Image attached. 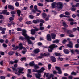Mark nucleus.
I'll use <instances>...</instances> for the list:
<instances>
[{
	"label": "nucleus",
	"mask_w": 79,
	"mask_h": 79,
	"mask_svg": "<svg viewBox=\"0 0 79 79\" xmlns=\"http://www.w3.org/2000/svg\"><path fill=\"white\" fill-rule=\"evenodd\" d=\"M29 18H30L31 19H33L34 18V17L32 15H29Z\"/></svg>",
	"instance_id": "nucleus-40"
},
{
	"label": "nucleus",
	"mask_w": 79,
	"mask_h": 79,
	"mask_svg": "<svg viewBox=\"0 0 79 79\" xmlns=\"http://www.w3.org/2000/svg\"><path fill=\"white\" fill-rule=\"evenodd\" d=\"M35 30H31V34H34L35 33Z\"/></svg>",
	"instance_id": "nucleus-29"
},
{
	"label": "nucleus",
	"mask_w": 79,
	"mask_h": 79,
	"mask_svg": "<svg viewBox=\"0 0 79 79\" xmlns=\"http://www.w3.org/2000/svg\"><path fill=\"white\" fill-rule=\"evenodd\" d=\"M27 76L28 77H29L30 78H31L32 77V76L31 75L29 74H27Z\"/></svg>",
	"instance_id": "nucleus-52"
},
{
	"label": "nucleus",
	"mask_w": 79,
	"mask_h": 79,
	"mask_svg": "<svg viewBox=\"0 0 79 79\" xmlns=\"http://www.w3.org/2000/svg\"><path fill=\"white\" fill-rule=\"evenodd\" d=\"M25 39V37L24 38L23 37H22V36H20L19 37V39L20 40H24Z\"/></svg>",
	"instance_id": "nucleus-28"
},
{
	"label": "nucleus",
	"mask_w": 79,
	"mask_h": 79,
	"mask_svg": "<svg viewBox=\"0 0 79 79\" xmlns=\"http://www.w3.org/2000/svg\"><path fill=\"white\" fill-rule=\"evenodd\" d=\"M60 40H59L56 39L55 40H54L52 42L53 43H56L58 44L59 43Z\"/></svg>",
	"instance_id": "nucleus-22"
},
{
	"label": "nucleus",
	"mask_w": 79,
	"mask_h": 79,
	"mask_svg": "<svg viewBox=\"0 0 79 79\" xmlns=\"http://www.w3.org/2000/svg\"><path fill=\"white\" fill-rule=\"evenodd\" d=\"M69 34V37H74V35L71 34Z\"/></svg>",
	"instance_id": "nucleus-42"
},
{
	"label": "nucleus",
	"mask_w": 79,
	"mask_h": 79,
	"mask_svg": "<svg viewBox=\"0 0 79 79\" xmlns=\"http://www.w3.org/2000/svg\"><path fill=\"white\" fill-rule=\"evenodd\" d=\"M26 61V58L25 57H23L21 59V61Z\"/></svg>",
	"instance_id": "nucleus-32"
},
{
	"label": "nucleus",
	"mask_w": 79,
	"mask_h": 79,
	"mask_svg": "<svg viewBox=\"0 0 79 79\" xmlns=\"http://www.w3.org/2000/svg\"><path fill=\"white\" fill-rule=\"evenodd\" d=\"M36 78L37 79H39L41 77V73H38L37 74H35Z\"/></svg>",
	"instance_id": "nucleus-14"
},
{
	"label": "nucleus",
	"mask_w": 79,
	"mask_h": 79,
	"mask_svg": "<svg viewBox=\"0 0 79 79\" xmlns=\"http://www.w3.org/2000/svg\"><path fill=\"white\" fill-rule=\"evenodd\" d=\"M73 33V31H72L70 30H68V31H67V32H66L67 34H72Z\"/></svg>",
	"instance_id": "nucleus-19"
},
{
	"label": "nucleus",
	"mask_w": 79,
	"mask_h": 79,
	"mask_svg": "<svg viewBox=\"0 0 79 79\" xmlns=\"http://www.w3.org/2000/svg\"><path fill=\"white\" fill-rule=\"evenodd\" d=\"M18 19L19 21H21L23 19V18L22 17H20Z\"/></svg>",
	"instance_id": "nucleus-55"
},
{
	"label": "nucleus",
	"mask_w": 79,
	"mask_h": 79,
	"mask_svg": "<svg viewBox=\"0 0 79 79\" xmlns=\"http://www.w3.org/2000/svg\"><path fill=\"white\" fill-rule=\"evenodd\" d=\"M34 69H32V72H37L38 73H44V71L45 69L44 67H41V69L40 70H37V69L39 68V66L38 65H35L34 67Z\"/></svg>",
	"instance_id": "nucleus-2"
},
{
	"label": "nucleus",
	"mask_w": 79,
	"mask_h": 79,
	"mask_svg": "<svg viewBox=\"0 0 79 79\" xmlns=\"http://www.w3.org/2000/svg\"><path fill=\"white\" fill-rule=\"evenodd\" d=\"M56 5L57 6L59 5V6L58 7H57V10H58V11L60 10V9H61L63 8V3L62 2H59L56 3Z\"/></svg>",
	"instance_id": "nucleus-5"
},
{
	"label": "nucleus",
	"mask_w": 79,
	"mask_h": 79,
	"mask_svg": "<svg viewBox=\"0 0 79 79\" xmlns=\"http://www.w3.org/2000/svg\"><path fill=\"white\" fill-rule=\"evenodd\" d=\"M48 69H51V67H52L51 64H48Z\"/></svg>",
	"instance_id": "nucleus-50"
},
{
	"label": "nucleus",
	"mask_w": 79,
	"mask_h": 79,
	"mask_svg": "<svg viewBox=\"0 0 79 79\" xmlns=\"http://www.w3.org/2000/svg\"><path fill=\"white\" fill-rule=\"evenodd\" d=\"M62 24H63V26L64 27H68V26L66 24L65 22H62Z\"/></svg>",
	"instance_id": "nucleus-20"
},
{
	"label": "nucleus",
	"mask_w": 79,
	"mask_h": 79,
	"mask_svg": "<svg viewBox=\"0 0 79 79\" xmlns=\"http://www.w3.org/2000/svg\"><path fill=\"white\" fill-rule=\"evenodd\" d=\"M33 23L36 24L38 23V22H39V20H34L32 21Z\"/></svg>",
	"instance_id": "nucleus-25"
},
{
	"label": "nucleus",
	"mask_w": 79,
	"mask_h": 79,
	"mask_svg": "<svg viewBox=\"0 0 79 79\" xmlns=\"http://www.w3.org/2000/svg\"><path fill=\"white\" fill-rule=\"evenodd\" d=\"M69 21H72V22H73V21H74V20H73V19H68Z\"/></svg>",
	"instance_id": "nucleus-57"
},
{
	"label": "nucleus",
	"mask_w": 79,
	"mask_h": 79,
	"mask_svg": "<svg viewBox=\"0 0 79 79\" xmlns=\"http://www.w3.org/2000/svg\"><path fill=\"white\" fill-rule=\"evenodd\" d=\"M38 5L39 6H43V4L40 3H38Z\"/></svg>",
	"instance_id": "nucleus-44"
},
{
	"label": "nucleus",
	"mask_w": 79,
	"mask_h": 79,
	"mask_svg": "<svg viewBox=\"0 0 79 79\" xmlns=\"http://www.w3.org/2000/svg\"><path fill=\"white\" fill-rule=\"evenodd\" d=\"M0 54L1 55H5L4 52H1Z\"/></svg>",
	"instance_id": "nucleus-61"
},
{
	"label": "nucleus",
	"mask_w": 79,
	"mask_h": 79,
	"mask_svg": "<svg viewBox=\"0 0 79 79\" xmlns=\"http://www.w3.org/2000/svg\"><path fill=\"white\" fill-rule=\"evenodd\" d=\"M71 10L73 11H75L76 9L74 8H72L71 9Z\"/></svg>",
	"instance_id": "nucleus-62"
},
{
	"label": "nucleus",
	"mask_w": 79,
	"mask_h": 79,
	"mask_svg": "<svg viewBox=\"0 0 79 79\" xmlns=\"http://www.w3.org/2000/svg\"><path fill=\"white\" fill-rule=\"evenodd\" d=\"M16 7H18L19 6V3L18 2H16L15 4Z\"/></svg>",
	"instance_id": "nucleus-39"
},
{
	"label": "nucleus",
	"mask_w": 79,
	"mask_h": 79,
	"mask_svg": "<svg viewBox=\"0 0 79 79\" xmlns=\"http://www.w3.org/2000/svg\"><path fill=\"white\" fill-rule=\"evenodd\" d=\"M79 47V44H76L75 45V48H78Z\"/></svg>",
	"instance_id": "nucleus-54"
},
{
	"label": "nucleus",
	"mask_w": 79,
	"mask_h": 79,
	"mask_svg": "<svg viewBox=\"0 0 79 79\" xmlns=\"http://www.w3.org/2000/svg\"><path fill=\"white\" fill-rule=\"evenodd\" d=\"M71 75H73L74 76H76L77 75L76 73L74 72V71H72L71 73Z\"/></svg>",
	"instance_id": "nucleus-31"
},
{
	"label": "nucleus",
	"mask_w": 79,
	"mask_h": 79,
	"mask_svg": "<svg viewBox=\"0 0 79 79\" xmlns=\"http://www.w3.org/2000/svg\"><path fill=\"white\" fill-rule=\"evenodd\" d=\"M3 46L5 48L6 47H7V45H6V44H3Z\"/></svg>",
	"instance_id": "nucleus-64"
},
{
	"label": "nucleus",
	"mask_w": 79,
	"mask_h": 79,
	"mask_svg": "<svg viewBox=\"0 0 79 79\" xmlns=\"http://www.w3.org/2000/svg\"><path fill=\"white\" fill-rule=\"evenodd\" d=\"M13 62L14 63L17 64L18 62V60H14V61Z\"/></svg>",
	"instance_id": "nucleus-49"
},
{
	"label": "nucleus",
	"mask_w": 79,
	"mask_h": 79,
	"mask_svg": "<svg viewBox=\"0 0 79 79\" xmlns=\"http://www.w3.org/2000/svg\"><path fill=\"white\" fill-rule=\"evenodd\" d=\"M65 14L67 15H70V13H69L68 12H65Z\"/></svg>",
	"instance_id": "nucleus-45"
},
{
	"label": "nucleus",
	"mask_w": 79,
	"mask_h": 79,
	"mask_svg": "<svg viewBox=\"0 0 79 79\" xmlns=\"http://www.w3.org/2000/svg\"><path fill=\"white\" fill-rule=\"evenodd\" d=\"M14 24H15V23H14L12 22L11 23H8V26L9 27H10V26H11V25H14Z\"/></svg>",
	"instance_id": "nucleus-30"
},
{
	"label": "nucleus",
	"mask_w": 79,
	"mask_h": 79,
	"mask_svg": "<svg viewBox=\"0 0 79 79\" xmlns=\"http://www.w3.org/2000/svg\"><path fill=\"white\" fill-rule=\"evenodd\" d=\"M4 42V40H3L2 39H0V43H2Z\"/></svg>",
	"instance_id": "nucleus-59"
},
{
	"label": "nucleus",
	"mask_w": 79,
	"mask_h": 79,
	"mask_svg": "<svg viewBox=\"0 0 79 79\" xmlns=\"http://www.w3.org/2000/svg\"><path fill=\"white\" fill-rule=\"evenodd\" d=\"M73 44L72 42L70 41L69 42V44L67 45V46L69 48H72L73 47Z\"/></svg>",
	"instance_id": "nucleus-15"
},
{
	"label": "nucleus",
	"mask_w": 79,
	"mask_h": 79,
	"mask_svg": "<svg viewBox=\"0 0 79 79\" xmlns=\"http://www.w3.org/2000/svg\"><path fill=\"white\" fill-rule=\"evenodd\" d=\"M17 30L18 31H21L23 32V30H25L26 31V30H25V29H24L23 30V29H21L20 28H17Z\"/></svg>",
	"instance_id": "nucleus-27"
},
{
	"label": "nucleus",
	"mask_w": 79,
	"mask_h": 79,
	"mask_svg": "<svg viewBox=\"0 0 79 79\" xmlns=\"http://www.w3.org/2000/svg\"><path fill=\"white\" fill-rule=\"evenodd\" d=\"M55 3H52V8H55Z\"/></svg>",
	"instance_id": "nucleus-41"
},
{
	"label": "nucleus",
	"mask_w": 79,
	"mask_h": 79,
	"mask_svg": "<svg viewBox=\"0 0 79 79\" xmlns=\"http://www.w3.org/2000/svg\"><path fill=\"white\" fill-rule=\"evenodd\" d=\"M18 48V46H16V47H15L13 48L12 49L13 50H16Z\"/></svg>",
	"instance_id": "nucleus-37"
},
{
	"label": "nucleus",
	"mask_w": 79,
	"mask_h": 79,
	"mask_svg": "<svg viewBox=\"0 0 79 79\" xmlns=\"http://www.w3.org/2000/svg\"><path fill=\"white\" fill-rule=\"evenodd\" d=\"M49 73H45L44 74L43 77H45V76H46V77L47 78H48V79H51L52 77H53L54 75L52 74H51L50 75V76H49Z\"/></svg>",
	"instance_id": "nucleus-6"
},
{
	"label": "nucleus",
	"mask_w": 79,
	"mask_h": 79,
	"mask_svg": "<svg viewBox=\"0 0 79 79\" xmlns=\"http://www.w3.org/2000/svg\"><path fill=\"white\" fill-rule=\"evenodd\" d=\"M42 45V43H41L40 42H39L38 43V46H41Z\"/></svg>",
	"instance_id": "nucleus-47"
},
{
	"label": "nucleus",
	"mask_w": 79,
	"mask_h": 79,
	"mask_svg": "<svg viewBox=\"0 0 79 79\" xmlns=\"http://www.w3.org/2000/svg\"><path fill=\"white\" fill-rule=\"evenodd\" d=\"M51 35L52 37V39L53 40H54L56 38V35L54 33H52L51 34Z\"/></svg>",
	"instance_id": "nucleus-11"
},
{
	"label": "nucleus",
	"mask_w": 79,
	"mask_h": 79,
	"mask_svg": "<svg viewBox=\"0 0 79 79\" xmlns=\"http://www.w3.org/2000/svg\"><path fill=\"white\" fill-rule=\"evenodd\" d=\"M15 55H16V56L18 57V56H21V55L19 53H18V52H16V53H15Z\"/></svg>",
	"instance_id": "nucleus-34"
},
{
	"label": "nucleus",
	"mask_w": 79,
	"mask_h": 79,
	"mask_svg": "<svg viewBox=\"0 0 79 79\" xmlns=\"http://www.w3.org/2000/svg\"><path fill=\"white\" fill-rule=\"evenodd\" d=\"M17 69L19 70H18V72L19 73H21L22 74H23L24 73V72H23L22 71H23L24 70V68H17Z\"/></svg>",
	"instance_id": "nucleus-9"
},
{
	"label": "nucleus",
	"mask_w": 79,
	"mask_h": 79,
	"mask_svg": "<svg viewBox=\"0 0 79 79\" xmlns=\"http://www.w3.org/2000/svg\"><path fill=\"white\" fill-rule=\"evenodd\" d=\"M67 42V40H64L62 41V43L63 44H64L65 43H66Z\"/></svg>",
	"instance_id": "nucleus-51"
},
{
	"label": "nucleus",
	"mask_w": 79,
	"mask_h": 79,
	"mask_svg": "<svg viewBox=\"0 0 79 79\" xmlns=\"http://www.w3.org/2000/svg\"><path fill=\"white\" fill-rule=\"evenodd\" d=\"M27 40L28 43L29 44H32V42L30 40Z\"/></svg>",
	"instance_id": "nucleus-36"
},
{
	"label": "nucleus",
	"mask_w": 79,
	"mask_h": 79,
	"mask_svg": "<svg viewBox=\"0 0 79 79\" xmlns=\"http://www.w3.org/2000/svg\"><path fill=\"white\" fill-rule=\"evenodd\" d=\"M10 13L11 14L14 15L16 14V11H11Z\"/></svg>",
	"instance_id": "nucleus-53"
},
{
	"label": "nucleus",
	"mask_w": 79,
	"mask_h": 79,
	"mask_svg": "<svg viewBox=\"0 0 79 79\" xmlns=\"http://www.w3.org/2000/svg\"><path fill=\"white\" fill-rule=\"evenodd\" d=\"M10 68L12 69L13 71H17V69H16V68L15 67H10Z\"/></svg>",
	"instance_id": "nucleus-33"
},
{
	"label": "nucleus",
	"mask_w": 79,
	"mask_h": 79,
	"mask_svg": "<svg viewBox=\"0 0 79 79\" xmlns=\"http://www.w3.org/2000/svg\"><path fill=\"white\" fill-rule=\"evenodd\" d=\"M36 10H35H35H34V9H32V12L33 13H36Z\"/></svg>",
	"instance_id": "nucleus-60"
},
{
	"label": "nucleus",
	"mask_w": 79,
	"mask_h": 79,
	"mask_svg": "<svg viewBox=\"0 0 79 79\" xmlns=\"http://www.w3.org/2000/svg\"><path fill=\"white\" fill-rule=\"evenodd\" d=\"M51 60L52 62L55 63L56 62V57H54V56H51L50 57Z\"/></svg>",
	"instance_id": "nucleus-10"
},
{
	"label": "nucleus",
	"mask_w": 79,
	"mask_h": 79,
	"mask_svg": "<svg viewBox=\"0 0 79 79\" xmlns=\"http://www.w3.org/2000/svg\"><path fill=\"white\" fill-rule=\"evenodd\" d=\"M27 32V31L25 30H23L22 33V35L25 38L26 40H35V38L32 36L30 37L28 36V35L26 34Z\"/></svg>",
	"instance_id": "nucleus-1"
},
{
	"label": "nucleus",
	"mask_w": 79,
	"mask_h": 79,
	"mask_svg": "<svg viewBox=\"0 0 79 79\" xmlns=\"http://www.w3.org/2000/svg\"><path fill=\"white\" fill-rule=\"evenodd\" d=\"M0 78L1 79H5V77L4 76H1L0 77Z\"/></svg>",
	"instance_id": "nucleus-56"
},
{
	"label": "nucleus",
	"mask_w": 79,
	"mask_h": 79,
	"mask_svg": "<svg viewBox=\"0 0 79 79\" xmlns=\"http://www.w3.org/2000/svg\"><path fill=\"white\" fill-rule=\"evenodd\" d=\"M54 55H55V56H61V54L60 53L56 52L54 54Z\"/></svg>",
	"instance_id": "nucleus-26"
},
{
	"label": "nucleus",
	"mask_w": 79,
	"mask_h": 79,
	"mask_svg": "<svg viewBox=\"0 0 79 79\" xmlns=\"http://www.w3.org/2000/svg\"><path fill=\"white\" fill-rule=\"evenodd\" d=\"M40 30H43L44 29V27H40Z\"/></svg>",
	"instance_id": "nucleus-48"
},
{
	"label": "nucleus",
	"mask_w": 79,
	"mask_h": 79,
	"mask_svg": "<svg viewBox=\"0 0 79 79\" xmlns=\"http://www.w3.org/2000/svg\"><path fill=\"white\" fill-rule=\"evenodd\" d=\"M40 50L38 49H36L34 50L33 52L35 54H38L40 52Z\"/></svg>",
	"instance_id": "nucleus-17"
},
{
	"label": "nucleus",
	"mask_w": 79,
	"mask_h": 79,
	"mask_svg": "<svg viewBox=\"0 0 79 79\" xmlns=\"http://www.w3.org/2000/svg\"><path fill=\"white\" fill-rule=\"evenodd\" d=\"M46 40H47L48 41H52L51 36H50V34H48L47 35H46Z\"/></svg>",
	"instance_id": "nucleus-7"
},
{
	"label": "nucleus",
	"mask_w": 79,
	"mask_h": 79,
	"mask_svg": "<svg viewBox=\"0 0 79 79\" xmlns=\"http://www.w3.org/2000/svg\"><path fill=\"white\" fill-rule=\"evenodd\" d=\"M60 18H66L67 17V16L64 15V14H62L60 15Z\"/></svg>",
	"instance_id": "nucleus-23"
},
{
	"label": "nucleus",
	"mask_w": 79,
	"mask_h": 79,
	"mask_svg": "<svg viewBox=\"0 0 79 79\" xmlns=\"http://www.w3.org/2000/svg\"><path fill=\"white\" fill-rule=\"evenodd\" d=\"M26 24L28 25L31 24L32 23H31V22L30 21H27V22H26Z\"/></svg>",
	"instance_id": "nucleus-38"
},
{
	"label": "nucleus",
	"mask_w": 79,
	"mask_h": 79,
	"mask_svg": "<svg viewBox=\"0 0 79 79\" xmlns=\"http://www.w3.org/2000/svg\"><path fill=\"white\" fill-rule=\"evenodd\" d=\"M9 20H10V21H12V20H14V19L13 17H10L9 18Z\"/></svg>",
	"instance_id": "nucleus-46"
},
{
	"label": "nucleus",
	"mask_w": 79,
	"mask_h": 79,
	"mask_svg": "<svg viewBox=\"0 0 79 79\" xmlns=\"http://www.w3.org/2000/svg\"><path fill=\"white\" fill-rule=\"evenodd\" d=\"M72 17L73 18H76L77 17V15L76 14H73L72 15Z\"/></svg>",
	"instance_id": "nucleus-58"
},
{
	"label": "nucleus",
	"mask_w": 79,
	"mask_h": 79,
	"mask_svg": "<svg viewBox=\"0 0 79 79\" xmlns=\"http://www.w3.org/2000/svg\"><path fill=\"white\" fill-rule=\"evenodd\" d=\"M55 69L58 71V74H62V72L61 70V69L60 67L55 66Z\"/></svg>",
	"instance_id": "nucleus-8"
},
{
	"label": "nucleus",
	"mask_w": 79,
	"mask_h": 79,
	"mask_svg": "<svg viewBox=\"0 0 79 79\" xmlns=\"http://www.w3.org/2000/svg\"><path fill=\"white\" fill-rule=\"evenodd\" d=\"M40 56L37 57V59H38V58L42 59L43 57H48L50 56V54L49 53H47V54H46V53H44V54L41 53L40 54Z\"/></svg>",
	"instance_id": "nucleus-4"
},
{
	"label": "nucleus",
	"mask_w": 79,
	"mask_h": 79,
	"mask_svg": "<svg viewBox=\"0 0 79 79\" xmlns=\"http://www.w3.org/2000/svg\"><path fill=\"white\" fill-rule=\"evenodd\" d=\"M42 16L44 19H45L47 17V15L46 14H45V13H43L42 14Z\"/></svg>",
	"instance_id": "nucleus-24"
},
{
	"label": "nucleus",
	"mask_w": 79,
	"mask_h": 79,
	"mask_svg": "<svg viewBox=\"0 0 79 79\" xmlns=\"http://www.w3.org/2000/svg\"><path fill=\"white\" fill-rule=\"evenodd\" d=\"M0 19H4V18L3 17V15H0Z\"/></svg>",
	"instance_id": "nucleus-43"
},
{
	"label": "nucleus",
	"mask_w": 79,
	"mask_h": 79,
	"mask_svg": "<svg viewBox=\"0 0 79 79\" xmlns=\"http://www.w3.org/2000/svg\"><path fill=\"white\" fill-rule=\"evenodd\" d=\"M8 8L12 10L14 9V6L11 5H8Z\"/></svg>",
	"instance_id": "nucleus-16"
},
{
	"label": "nucleus",
	"mask_w": 79,
	"mask_h": 79,
	"mask_svg": "<svg viewBox=\"0 0 79 79\" xmlns=\"http://www.w3.org/2000/svg\"><path fill=\"white\" fill-rule=\"evenodd\" d=\"M63 52L66 54H68L70 52V51L67 49L63 50Z\"/></svg>",
	"instance_id": "nucleus-13"
},
{
	"label": "nucleus",
	"mask_w": 79,
	"mask_h": 79,
	"mask_svg": "<svg viewBox=\"0 0 79 79\" xmlns=\"http://www.w3.org/2000/svg\"><path fill=\"white\" fill-rule=\"evenodd\" d=\"M57 47H58V46H57V45L55 44H52L48 47V48H50V49H48V51L49 52H52V50H54V49L55 48H57Z\"/></svg>",
	"instance_id": "nucleus-3"
},
{
	"label": "nucleus",
	"mask_w": 79,
	"mask_h": 79,
	"mask_svg": "<svg viewBox=\"0 0 79 79\" xmlns=\"http://www.w3.org/2000/svg\"><path fill=\"white\" fill-rule=\"evenodd\" d=\"M21 13V11L20 10H17V14L18 17H20Z\"/></svg>",
	"instance_id": "nucleus-18"
},
{
	"label": "nucleus",
	"mask_w": 79,
	"mask_h": 79,
	"mask_svg": "<svg viewBox=\"0 0 79 79\" xmlns=\"http://www.w3.org/2000/svg\"><path fill=\"white\" fill-rule=\"evenodd\" d=\"M14 53H15L14 51H10L8 52V54L9 55L11 56L13 55Z\"/></svg>",
	"instance_id": "nucleus-21"
},
{
	"label": "nucleus",
	"mask_w": 79,
	"mask_h": 79,
	"mask_svg": "<svg viewBox=\"0 0 79 79\" xmlns=\"http://www.w3.org/2000/svg\"><path fill=\"white\" fill-rule=\"evenodd\" d=\"M18 48H19L20 50L23 49V46H19Z\"/></svg>",
	"instance_id": "nucleus-63"
},
{
	"label": "nucleus",
	"mask_w": 79,
	"mask_h": 79,
	"mask_svg": "<svg viewBox=\"0 0 79 79\" xmlns=\"http://www.w3.org/2000/svg\"><path fill=\"white\" fill-rule=\"evenodd\" d=\"M7 10H6L5 9L3 10V11H2V13L3 14H5L7 12Z\"/></svg>",
	"instance_id": "nucleus-35"
},
{
	"label": "nucleus",
	"mask_w": 79,
	"mask_h": 79,
	"mask_svg": "<svg viewBox=\"0 0 79 79\" xmlns=\"http://www.w3.org/2000/svg\"><path fill=\"white\" fill-rule=\"evenodd\" d=\"M29 66L31 67L34 66V67H35V66H37V65L35 64L34 61H32V62H30V63H29Z\"/></svg>",
	"instance_id": "nucleus-12"
}]
</instances>
